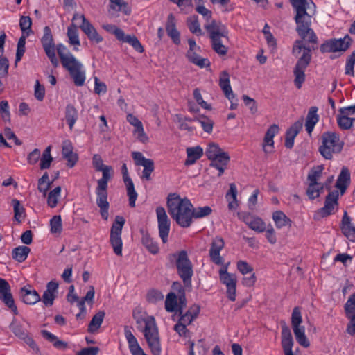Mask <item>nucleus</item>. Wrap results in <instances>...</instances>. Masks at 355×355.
Returning a JSON list of instances; mask_svg holds the SVG:
<instances>
[{"mask_svg":"<svg viewBox=\"0 0 355 355\" xmlns=\"http://www.w3.org/2000/svg\"><path fill=\"white\" fill-rule=\"evenodd\" d=\"M295 10L296 31L300 37L310 43L316 44L318 37L311 28V18L315 13V5L312 0H290Z\"/></svg>","mask_w":355,"mask_h":355,"instance_id":"nucleus-1","label":"nucleus"},{"mask_svg":"<svg viewBox=\"0 0 355 355\" xmlns=\"http://www.w3.org/2000/svg\"><path fill=\"white\" fill-rule=\"evenodd\" d=\"M167 207L172 218L183 228L192 224L193 204L187 197L182 198L177 193L168 194Z\"/></svg>","mask_w":355,"mask_h":355,"instance_id":"nucleus-2","label":"nucleus"},{"mask_svg":"<svg viewBox=\"0 0 355 355\" xmlns=\"http://www.w3.org/2000/svg\"><path fill=\"white\" fill-rule=\"evenodd\" d=\"M134 318L137 324L144 323V329L143 332L152 354L153 355H160L162 347L158 329L154 317L146 316L145 318H139L134 313Z\"/></svg>","mask_w":355,"mask_h":355,"instance_id":"nucleus-3","label":"nucleus"},{"mask_svg":"<svg viewBox=\"0 0 355 355\" xmlns=\"http://www.w3.org/2000/svg\"><path fill=\"white\" fill-rule=\"evenodd\" d=\"M343 147V142L339 135L334 132H326L322 135V144L319 150L322 157L331 159L334 153H340Z\"/></svg>","mask_w":355,"mask_h":355,"instance_id":"nucleus-4","label":"nucleus"},{"mask_svg":"<svg viewBox=\"0 0 355 355\" xmlns=\"http://www.w3.org/2000/svg\"><path fill=\"white\" fill-rule=\"evenodd\" d=\"M302 316L301 310L298 306L293 309L291 315V325L297 342L303 347L310 346V342L305 334V327L302 325Z\"/></svg>","mask_w":355,"mask_h":355,"instance_id":"nucleus-5","label":"nucleus"},{"mask_svg":"<svg viewBox=\"0 0 355 355\" xmlns=\"http://www.w3.org/2000/svg\"><path fill=\"white\" fill-rule=\"evenodd\" d=\"M340 196L338 190L330 191L325 198L324 206L315 212V219L319 220L334 214L338 210V201Z\"/></svg>","mask_w":355,"mask_h":355,"instance_id":"nucleus-6","label":"nucleus"},{"mask_svg":"<svg viewBox=\"0 0 355 355\" xmlns=\"http://www.w3.org/2000/svg\"><path fill=\"white\" fill-rule=\"evenodd\" d=\"M125 222V220L123 216H116L111 227L110 243L113 248L114 252L118 256L122 255L123 242L121 232Z\"/></svg>","mask_w":355,"mask_h":355,"instance_id":"nucleus-7","label":"nucleus"},{"mask_svg":"<svg viewBox=\"0 0 355 355\" xmlns=\"http://www.w3.org/2000/svg\"><path fill=\"white\" fill-rule=\"evenodd\" d=\"M229 263L222 266L218 271L220 282L226 286L228 299L232 302L236 300L237 278L235 274L227 271Z\"/></svg>","mask_w":355,"mask_h":355,"instance_id":"nucleus-8","label":"nucleus"},{"mask_svg":"<svg viewBox=\"0 0 355 355\" xmlns=\"http://www.w3.org/2000/svg\"><path fill=\"white\" fill-rule=\"evenodd\" d=\"M31 25L32 21L28 16H22L20 18L19 26L21 31L23 32V35L19 39L17 42L15 61V65H17L18 62L21 60V58L25 53L26 39L31 33Z\"/></svg>","mask_w":355,"mask_h":355,"instance_id":"nucleus-9","label":"nucleus"},{"mask_svg":"<svg viewBox=\"0 0 355 355\" xmlns=\"http://www.w3.org/2000/svg\"><path fill=\"white\" fill-rule=\"evenodd\" d=\"M177 256L176 266L178 274L185 284H190L193 275V269L191 263L188 259L187 253L186 251L182 250Z\"/></svg>","mask_w":355,"mask_h":355,"instance_id":"nucleus-10","label":"nucleus"},{"mask_svg":"<svg viewBox=\"0 0 355 355\" xmlns=\"http://www.w3.org/2000/svg\"><path fill=\"white\" fill-rule=\"evenodd\" d=\"M351 42L352 39L347 35L343 38L326 40L320 49L322 53L343 52L349 47Z\"/></svg>","mask_w":355,"mask_h":355,"instance_id":"nucleus-11","label":"nucleus"},{"mask_svg":"<svg viewBox=\"0 0 355 355\" xmlns=\"http://www.w3.org/2000/svg\"><path fill=\"white\" fill-rule=\"evenodd\" d=\"M10 329L18 338L22 340L31 349L38 351L39 348L33 338L29 335L28 330L17 319L14 318L10 326Z\"/></svg>","mask_w":355,"mask_h":355,"instance_id":"nucleus-12","label":"nucleus"},{"mask_svg":"<svg viewBox=\"0 0 355 355\" xmlns=\"http://www.w3.org/2000/svg\"><path fill=\"white\" fill-rule=\"evenodd\" d=\"M41 42L44 50L51 63L53 65L57 66L58 64V60L55 55L57 49L53 42L51 28L49 26H45L44 28V35L41 38Z\"/></svg>","mask_w":355,"mask_h":355,"instance_id":"nucleus-13","label":"nucleus"},{"mask_svg":"<svg viewBox=\"0 0 355 355\" xmlns=\"http://www.w3.org/2000/svg\"><path fill=\"white\" fill-rule=\"evenodd\" d=\"M156 216L158 224L159 235L164 243L168 241V236L171 228V221L166 211L163 207L156 208Z\"/></svg>","mask_w":355,"mask_h":355,"instance_id":"nucleus-14","label":"nucleus"},{"mask_svg":"<svg viewBox=\"0 0 355 355\" xmlns=\"http://www.w3.org/2000/svg\"><path fill=\"white\" fill-rule=\"evenodd\" d=\"M293 55L298 58L296 67H306L311 60V51L309 48L304 45L303 41L297 40L293 47Z\"/></svg>","mask_w":355,"mask_h":355,"instance_id":"nucleus-15","label":"nucleus"},{"mask_svg":"<svg viewBox=\"0 0 355 355\" xmlns=\"http://www.w3.org/2000/svg\"><path fill=\"white\" fill-rule=\"evenodd\" d=\"M0 300L7 306L15 315L18 314L17 308L11 293L10 286L8 282L0 278Z\"/></svg>","mask_w":355,"mask_h":355,"instance_id":"nucleus-16","label":"nucleus"},{"mask_svg":"<svg viewBox=\"0 0 355 355\" xmlns=\"http://www.w3.org/2000/svg\"><path fill=\"white\" fill-rule=\"evenodd\" d=\"M186 306V299L184 294L178 297L175 293H169L165 300V309L169 313L181 312Z\"/></svg>","mask_w":355,"mask_h":355,"instance_id":"nucleus-17","label":"nucleus"},{"mask_svg":"<svg viewBox=\"0 0 355 355\" xmlns=\"http://www.w3.org/2000/svg\"><path fill=\"white\" fill-rule=\"evenodd\" d=\"M132 156L136 165L144 167L142 178L146 180H150V175L154 171L153 161L150 159L146 158L140 152H132Z\"/></svg>","mask_w":355,"mask_h":355,"instance_id":"nucleus-18","label":"nucleus"},{"mask_svg":"<svg viewBox=\"0 0 355 355\" xmlns=\"http://www.w3.org/2000/svg\"><path fill=\"white\" fill-rule=\"evenodd\" d=\"M225 242L221 237L216 236L213 239L209 249L210 260L215 264L223 266L224 259L220 256V252L224 248Z\"/></svg>","mask_w":355,"mask_h":355,"instance_id":"nucleus-19","label":"nucleus"},{"mask_svg":"<svg viewBox=\"0 0 355 355\" xmlns=\"http://www.w3.org/2000/svg\"><path fill=\"white\" fill-rule=\"evenodd\" d=\"M56 49L63 67H81L82 64L62 44L56 46Z\"/></svg>","mask_w":355,"mask_h":355,"instance_id":"nucleus-20","label":"nucleus"},{"mask_svg":"<svg viewBox=\"0 0 355 355\" xmlns=\"http://www.w3.org/2000/svg\"><path fill=\"white\" fill-rule=\"evenodd\" d=\"M107 188H101L98 187L96 189V194L97 196L96 204L100 209L101 217L105 220H107L109 216V202L107 201Z\"/></svg>","mask_w":355,"mask_h":355,"instance_id":"nucleus-21","label":"nucleus"},{"mask_svg":"<svg viewBox=\"0 0 355 355\" xmlns=\"http://www.w3.org/2000/svg\"><path fill=\"white\" fill-rule=\"evenodd\" d=\"M239 217L242 220L251 230L257 232H263L266 230V223L263 220L257 216H252L249 214L241 213L239 214Z\"/></svg>","mask_w":355,"mask_h":355,"instance_id":"nucleus-22","label":"nucleus"},{"mask_svg":"<svg viewBox=\"0 0 355 355\" xmlns=\"http://www.w3.org/2000/svg\"><path fill=\"white\" fill-rule=\"evenodd\" d=\"M123 179L127 189V194L129 197V205L131 207H135V202L137 198V193L136 192L134 184L130 176L128 175V168L125 164L121 167Z\"/></svg>","mask_w":355,"mask_h":355,"instance_id":"nucleus-23","label":"nucleus"},{"mask_svg":"<svg viewBox=\"0 0 355 355\" xmlns=\"http://www.w3.org/2000/svg\"><path fill=\"white\" fill-rule=\"evenodd\" d=\"M205 28L209 34L210 39L218 36H223V39L228 40V31L226 27L220 21L211 20L205 25Z\"/></svg>","mask_w":355,"mask_h":355,"instance_id":"nucleus-24","label":"nucleus"},{"mask_svg":"<svg viewBox=\"0 0 355 355\" xmlns=\"http://www.w3.org/2000/svg\"><path fill=\"white\" fill-rule=\"evenodd\" d=\"M58 283L53 280L50 281L47 284L46 288L40 300L45 306L49 307L53 304L58 294Z\"/></svg>","mask_w":355,"mask_h":355,"instance_id":"nucleus-25","label":"nucleus"},{"mask_svg":"<svg viewBox=\"0 0 355 355\" xmlns=\"http://www.w3.org/2000/svg\"><path fill=\"white\" fill-rule=\"evenodd\" d=\"M124 335L132 355H147L140 347L137 339L132 333L130 328L128 326L124 327Z\"/></svg>","mask_w":355,"mask_h":355,"instance_id":"nucleus-26","label":"nucleus"},{"mask_svg":"<svg viewBox=\"0 0 355 355\" xmlns=\"http://www.w3.org/2000/svg\"><path fill=\"white\" fill-rule=\"evenodd\" d=\"M80 28L87 36L88 39L96 44L101 42L103 40L97 32L94 26L85 18L83 17V23L80 25Z\"/></svg>","mask_w":355,"mask_h":355,"instance_id":"nucleus-27","label":"nucleus"},{"mask_svg":"<svg viewBox=\"0 0 355 355\" xmlns=\"http://www.w3.org/2000/svg\"><path fill=\"white\" fill-rule=\"evenodd\" d=\"M282 347L285 355H294L293 347L294 341L290 329L284 324L282 329Z\"/></svg>","mask_w":355,"mask_h":355,"instance_id":"nucleus-28","label":"nucleus"},{"mask_svg":"<svg viewBox=\"0 0 355 355\" xmlns=\"http://www.w3.org/2000/svg\"><path fill=\"white\" fill-rule=\"evenodd\" d=\"M19 293L22 301L26 304L33 305L41 300L39 293L30 285L21 288Z\"/></svg>","mask_w":355,"mask_h":355,"instance_id":"nucleus-29","label":"nucleus"},{"mask_svg":"<svg viewBox=\"0 0 355 355\" xmlns=\"http://www.w3.org/2000/svg\"><path fill=\"white\" fill-rule=\"evenodd\" d=\"M340 228L343 234L350 241L355 242V225L352 222V218L347 215V211L344 212Z\"/></svg>","mask_w":355,"mask_h":355,"instance_id":"nucleus-30","label":"nucleus"},{"mask_svg":"<svg viewBox=\"0 0 355 355\" xmlns=\"http://www.w3.org/2000/svg\"><path fill=\"white\" fill-rule=\"evenodd\" d=\"M278 125L274 124L266 131L263 143V149L266 153H271L274 148V137L279 132Z\"/></svg>","mask_w":355,"mask_h":355,"instance_id":"nucleus-31","label":"nucleus"},{"mask_svg":"<svg viewBox=\"0 0 355 355\" xmlns=\"http://www.w3.org/2000/svg\"><path fill=\"white\" fill-rule=\"evenodd\" d=\"M219 86L225 96L229 101H232L235 98V94H234L230 85V74L226 71H222L220 74Z\"/></svg>","mask_w":355,"mask_h":355,"instance_id":"nucleus-32","label":"nucleus"},{"mask_svg":"<svg viewBox=\"0 0 355 355\" xmlns=\"http://www.w3.org/2000/svg\"><path fill=\"white\" fill-rule=\"evenodd\" d=\"M166 31L168 35L171 38L174 44H180V32L176 28L175 17L172 13L168 15L166 24Z\"/></svg>","mask_w":355,"mask_h":355,"instance_id":"nucleus-33","label":"nucleus"},{"mask_svg":"<svg viewBox=\"0 0 355 355\" xmlns=\"http://www.w3.org/2000/svg\"><path fill=\"white\" fill-rule=\"evenodd\" d=\"M62 154L67 161V166L70 168L73 167L78 161V156L73 153V147L70 141L66 140L63 142Z\"/></svg>","mask_w":355,"mask_h":355,"instance_id":"nucleus-34","label":"nucleus"},{"mask_svg":"<svg viewBox=\"0 0 355 355\" xmlns=\"http://www.w3.org/2000/svg\"><path fill=\"white\" fill-rule=\"evenodd\" d=\"M350 182V173L349 170L343 167L340 171V175H338L336 187L338 189L339 192V196H342L349 186Z\"/></svg>","mask_w":355,"mask_h":355,"instance_id":"nucleus-35","label":"nucleus"},{"mask_svg":"<svg viewBox=\"0 0 355 355\" xmlns=\"http://www.w3.org/2000/svg\"><path fill=\"white\" fill-rule=\"evenodd\" d=\"M200 312V307L198 305L191 306L189 310L182 313V311L180 312L179 322L188 326L197 318Z\"/></svg>","mask_w":355,"mask_h":355,"instance_id":"nucleus-36","label":"nucleus"},{"mask_svg":"<svg viewBox=\"0 0 355 355\" xmlns=\"http://www.w3.org/2000/svg\"><path fill=\"white\" fill-rule=\"evenodd\" d=\"M187 159L184 162L186 166H191L196 163L203 155V149L199 146L189 147L186 150Z\"/></svg>","mask_w":355,"mask_h":355,"instance_id":"nucleus-37","label":"nucleus"},{"mask_svg":"<svg viewBox=\"0 0 355 355\" xmlns=\"http://www.w3.org/2000/svg\"><path fill=\"white\" fill-rule=\"evenodd\" d=\"M230 160L228 154L224 151L220 152L218 155L211 159V166L217 168L219 171L218 175H221L225 170V166Z\"/></svg>","mask_w":355,"mask_h":355,"instance_id":"nucleus-38","label":"nucleus"},{"mask_svg":"<svg viewBox=\"0 0 355 355\" xmlns=\"http://www.w3.org/2000/svg\"><path fill=\"white\" fill-rule=\"evenodd\" d=\"M211 47L213 50L219 55H225L228 51V47L226 43L228 40L223 39V36H218L211 38Z\"/></svg>","mask_w":355,"mask_h":355,"instance_id":"nucleus-39","label":"nucleus"},{"mask_svg":"<svg viewBox=\"0 0 355 355\" xmlns=\"http://www.w3.org/2000/svg\"><path fill=\"white\" fill-rule=\"evenodd\" d=\"M68 42L71 46H73V50L79 51L80 45L78 27L75 24H71L67 28Z\"/></svg>","mask_w":355,"mask_h":355,"instance_id":"nucleus-40","label":"nucleus"},{"mask_svg":"<svg viewBox=\"0 0 355 355\" xmlns=\"http://www.w3.org/2000/svg\"><path fill=\"white\" fill-rule=\"evenodd\" d=\"M141 243L146 248L153 254H156L159 252V246L156 241H155L149 235V234L144 230L141 231Z\"/></svg>","mask_w":355,"mask_h":355,"instance_id":"nucleus-41","label":"nucleus"},{"mask_svg":"<svg viewBox=\"0 0 355 355\" xmlns=\"http://www.w3.org/2000/svg\"><path fill=\"white\" fill-rule=\"evenodd\" d=\"M272 220L277 229H282L286 226L291 227L292 224L291 220L283 211L279 210L272 213Z\"/></svg>","mask_w":355,"mask_h":355,"instance_id":"nucleus-42","label":"nucleus"},{"mask_svg":"<svg viewBox=\"0 0 355 355\" xmlns=\"http://www.w3.org/2000/svg\"><path fill=\"white\" fill-rule=\"evenodd\" d=\"M318 107L313 106L309 109L308 112L305 127L309 134H311L319 120V116L317 114Z\"/></svg>","mask_w":355,"mask_h":355,"instance_id":"nucleus-43","label":"nucleus"},{"mask_svg":"<svg viewBox=\"0 0 355 355\" xmlns=\"http://www.w3.org/2000/svg\"><path fill=\"white\" fill-rule=\"evenodd\" d=\"M105 315V313L104 311H99L93 316L88 325V331L89 333L96 334L98 332L103 322Z\"/></svg>","mask_w":355,"mask_h":355,"instance_id":"nucleus-44","label":"nucleus"},{"mask_svg":"<svg viewBox=\"0 0 355 355\" xmlns=\"http://www.w3.org/2000/svg\"><path fill=\"white\" fill-rule=\"evenodd\" d=\"M225 197L228 202L229 209L236 210L239 207V202L237 200V188L234 184H230V189Z\"/></svg>","mask_w":355,"mask_h":355,"instance_id":"nucleus-45","label":"nucleus"},{"mask_svg":"<svg viewBox=\"0 0 355 355\" xmlns=\"http://www.w3.org/2000/svg\"><path fill=\"white\" fill-rule=\"evenodd\" d=\"M65 119L70 130H72L78 119V111L73 105L69 104L66 106Z\"/></svg>","mask_w":355,"mask_h":355,"instance_id":"nucleus-46","label":"nucleus"},{"mask_svg":"<svg viewBox=\"0 0 355 355\" xmlns=\"http://www.w3.org/2000/svg\"><path fill=\"white\" fill-rule=\"evenodd\" d=\"M76 86H83L85 81V72L81 68H67Z\"/></svg>","mask_w":355,"mask_h":355,"instance_id":"nucleus-47","label":"nucleus"},{"mask_svg":"<svg viewBox=\"0 0 355 355\" xmlns=\"http://www.w3.org/2000/svg\"><path fill=\"white\" fill-rule=\"evenodd\" d=\"M199 51H187V56L189 61L198 67H209L210 62L207 58H202L198 55Z\"/></svg>","mask_w":355,"mask_h":355,"instance_id":"nucleus-48","label":"nucleus"},{"mask_svg":"<svg viewBox=\"0 0 355 355\" xmlns=\"http://www.w3.org/2000/svg\"><path fill=\"white\" fill-rule=\"evenodd\" d=\"M30 251V248L27 246H18L12 250V257L15 260L21 263L26 259Z\"/></svg>","mask_w":355,"mask_h":355,"instance_id":"nucleus-49","label":"nucleus"},{"mask_svg":"<svg viewBox=\"0 0 355 355\" xmlns=\"http://www.w3.org/2000/svg\"><path fill=\"white\" fill-rule=\"evenodd\" d=\"M193 121L199 123L205 132L207 133L212 132L214 121L207 116L204 114L198 115L194 117Z\"/></svg>","mask_w":355,"mask_h":355,"instance_id":"nucleus-50","label":"nucleus"},{"mask_svg":"<svg viewBox=\"0 0 355 355\" xmlns=\"http://www.w3.org/2000/svg\"><path fill=\"white\" fill-rule=\"evenodd\" d=\"M110 8L117 12H121L125 15L131 13V8L124 0H110Z\"/></svg>","mask_w":355,"mask_h":355,"instance_id":"nucleus-51","label":"nucleus"},{"mask_svg":"<svg viewBox=\"0 0 355 355\" xmlns=\"http://www.w3.org/2000/svg\"><path fill=\"white\" fill-rule=\"evenodd\" d=\"M12 205L14 209V218L17 222L20 223L26 217L25 209L17 199L12 200Z\"/></svg>","mask_w":355,"mask_h":355,"instance_id":"nucleus-52","label":"nucleus"},{"mask_svg":"<svg viewBox=\"0 0 355 355\" xmlns=\"http://www.w3.org/2000/svg\"><path fill=\"white\" fill-rule=\"evenodd\" d=\"M323 189L324 184L321 183L309 182L306 191L307 196L310 199L314 200L320 196Z\"/></svg>","mask_w":355,"mask_h":355,"instance_id":"nucleus-53","label":"nucleus"},{"mask_svg":"<svg viewBox=\"0 0 355 355\" xmlns=\"http://www.w3.org/2000/svg\"><path fill=\"white\" fill-rule=\"evenodd\" d=\"M60 195L61 187L59 186L56 187L49 193L47 196V205L51 208L55 207L60 200Z\"/></svg>","mask_w":355,"mask_h":355,"instance_id":"nucleus-54","label":"nucleus"},{"mask_svg":"<svg viewBox=\"0 0 355 355\" xmlns=\"http://www.w3.org/2000/svg\"><path fill=\"white\" fill-rule=\"evenodd\" d=\"M50 232L53 234H60L62 231V223L61 216H54L49 221Z\"/></svg>","mask_w":355,"mask_h":355,"instance_id":"nucleus-55","label":"nucleus"},{"mask_svg":"<svg viewBox=\"0 0 355 355\" xmlns=\"http://www.w3.org/2000/svg\"><path fill=\"white\" fill-rule=\"evenodd\" d=\"M100 171L102 172V178L98 180V187L107 188V183L112 175V168L107 166Z\"/></svg>","mask_w":355,"mask_h":355,"instance_id":"nucleus-56","label":"nucleus"},{"mask_svg":"<svg viewBox=\"0 0 355 355\" xmlns=\"http://www.w3.org/2000/svg\"><path fill=\"white\" fill-rule=\"evenodd\" d=\"M354 121L355 118L353 116H347L344 114H341L340 112L337 116V123L339 127L343 130L349 129L353 125Z\"/></svg>","mask_w":355,"mask_h":355,"instance_id":"nucleus-57","label":"nucleus"},{"mask_svg":"<svg viewBox=\"0 0 355 355\" xmlns=\"http://www.w3.org/2000/svg\"><path fill=\"white\" fill-rule=\"evenodd\" d=\"M187 26L189 31L197 35H201L202 32L200 28V24L198 20L197 16H191L187 21Z\"/></svg>","mask_w":355,"mask_h":355,"instance_id":"nucleus-58","label":"nucleus"},{"mask_svg":"<svg viewBox=\"0 0 355 355\" xmlns=\"http://www.w3.org/2000/svg\"><path fill=\"white\" fill-rule=\"evenodd\" d=\"M212 212V209L209 206L194 207L193 206V218H202L209 216Z\"/></svg>","mask_w":355,"mask_h":355,"instance_id":"nucleus-59","label":"nucleus"},{"mask_svg":"<svg viewBox=\"0 0 355 355\" xmlns=\"http://www.w3.org/2000/svg\"><path fill=\"white\" fill-rule=\"evenodd\" d=\"M132 135L137 141L144 144H146L149 141V137L145 132L143 125L139 126L138 128H133Z\"/></svg>","mask_w":355,"mask_h":355,"instance_id":"nucleus-60","label":"nucleus"},{"mask_svg":"<svg viewBox=\"0 0 355 355\" xmlns=\"http://www.w3.org/2000/svg\"><path fill=\"white\" fill-rule=\"evenodd\" d=\"M51 147L48 146L43 152L40 164L41 169L49 168L51 166V164L53 161V158L51 155Z\"/></svg>","mask_w":355,"mask_h":355,"instance_id":"nucleus-61","label":"nucleus"},{"mask_svg":"<svg viewBox=\"0 0 355 355\" xmlns=\"http://www.w3.org/2000/svg\"><path fill=\"white\" fill-rule=\"evenodd\" d=\"M293 75L294 84L297 89H300L306 79V75L303 68H294Z\"/></svg>","mask_w":355,"mask_h":355,"instance_id":"nucleus-62","label":"nucleus"},{"mask_svg":"<svg viewBox=\"0 0 355 355\" xmlns=\"http://www.w3.org/2000/svg\"><path fill=\"white\" fill-rule=\"evenodd\" d=\"M324 167L322 165H318L313 168L308 175V180L309 182L320 183L318 181L322 176Z\"/></svg>","mask_w":355,"mask_h":355,"instance_id":"nucleus-63","label":"nucleus"},{"mask_svg":"<svg viewBox=\"0 0 355 355\" xmlns=\"http://www.w3.org/2000/svg\"><path fill=\"white\" fill-rule=\"evenodd\" d=\"M344 309L346 316L355 315V293L349 297Z\"/></svg>","mask_w":355,"mask_h":355,"instance_id":"nucleus-64","label":"nucleus"}]
</instances>
